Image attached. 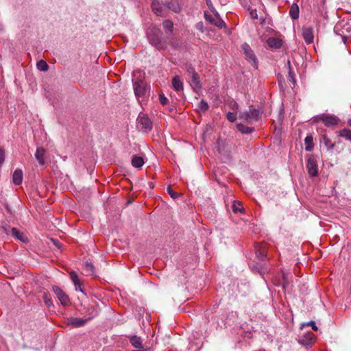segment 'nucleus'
Returning <instances> with one entry per match:
<instances>
[{"label": "nucleus", "instance_id": "1", "mask_svg": "<svg viewBox=\"0 0 351 351\" xmlns=\"http://www.w3.org/2000/svg\"><path fill=\"white\" fill-rule=\"evenodd\" d=\"M161 35V31L158 28L154 27L149 29L147 32V36L150 43L158 49L164 47V45L162 43Z\"/></svg>", "mask_w": 351, "mask_h": 351}, {"label": "nucleus", "instance_id": "2", "mask_svg": "<svg viewBox=\"0 0 351 351\" xmlns=\"http://www.w3.org/2000/svg\"><path fill=\"white\" fill-rule=\"evenodd\" d=\"M261 112L255 108H250L248 111L241 112L239 117L240 119L249 124H252L259 119Z\"/></svg>", "mask_w": 351, "mask_h": 351}, {"label": "nucleus", "instance_id": "3", "mask_svg": "<svg viewBox=\"0 0 351 351\" xmlns=\"http://www.w3.org/2000/svg\"><path fill=\"white\" fill-rule=\"evenodd\" d=\"M322 121L325 126L326 127H332L334 125H337L339 122V119L331 114H321L315 117L314 122Z\"/></svg>", "mask_w": 351, "mask_h": 351}, {"label": "nucleus", "instance_id": "4", "mask_svg": "<svg viewBox=\"0 0 351 351\" xmlns=\"http://www.w3.org/2000/svg\"><path fill=\"white\" fill-rule=\"evenodd\" d=\"M214 13V16L208 14L206 12H204L205 19L209 22L210 23L214 25L219 29L223 27H226V25L225 22L221 19L219 13L215 11L213 12Z\"/></svg>", "mask_w": 351, "mask_h": 351}, {"label": "nucleus", "instance_id": "5", "mask_svg": "<svg viewBox=\"0 0 351 351\" xmlns=\"http://www.w3.org/2000/svg\"><path fill=\"white\" fill-rule=\"evenodd\" d=\"M242 50L245 56L246 60L256 69L258 68V60L249 45L244 43L241 46Z\"/></svg>", "mask_w": 351, "mask_h": 351}, {"label": "nucleus", "instance_id": "6", "mask_svg": "<svg viewBox=\"0 0 351 351\" xmlns=\"http://www.w3.org/2000/svg\"><path fill=\"white\" fill-rule=\"evenodd\" d=\"M133 88L135 95L138 99L144 96L147 92V86L145 82L139 78H136L134 80Z\"/></svg>", "mask_w": 351, "mask_h": 351}, {"label": "nucleus", "instance_id": "7", "mask_svg": "<svg viewBox=\"0 0 351 351\" xmlns=\"http://www.w3.org/2000/svg\"><path fill=\"white\" fill-rule=\"evenodd\" d=\"M137 127L145 132L149 131L152 128L151 120L145 114H139L137 118Z\"/></svg>", "mask_w": 351, "mask_h": 351}, {"label": "nucleus", "instance_id": "8", "mask_svg": "<svg viewBox=\"0 0 351 351\" xmlns=\"http://www.w3.org/2000/svg\"><path fill=\"white\" fill-rule=\"evenodd\" d=\"M53 291L62 305L69 304L70 300L68 295L60 287L53 286Z\"/></svg>", "mask_w": 351, "mask_h": 351}, {"label": "nucleus", "instance_id": "9", "mask_svg": "<svg viewBox=\"0 0 351 351\" xmlns=\"http://www.w3.org/2000/svg\"><path fill=\"white\" fill-rule=\"evenodd\" d=\"M152 8L154 12L160 16H165L167 14V8L163 5H160L159 1L154 0L152 3Z\"/></svg>", "mask_w": 351, "mask_h": 351}, {"label": "nucleus", "instance_id": "10", "mask_svg": "<svg viewBox=\"0 0 351 351\" xmlns=\"http://www.w3.org/2000/svg\"><path fill=\"white\" fill-rule=\"evenodd\" d=\"M315 341V335L311 332H306L299 340L300 343L305 346H311Z\"/></svg>", "mask_w": 351, "mask_h": 351}, {"label": "nucleus", "instance_id": "11", "mask_svg": "<svg viewBox=\"0 0 351 351\" xmlns=\"http://www.w3.org/2000/svg\"><path fill=\"white\" fill-rule=\"evenodd\" d=\"M306 168L308 173L311 176H316L318 174V166L315 160L313 157H310L308 159Z\"/></svg>", "mask_w": 351, "mask_h": 351}, {"label": "nucleus", "instance_id": "12", "mask_svg": "<svg viewBox=\"0 0 351 351\" xmlns=\"http://www.w3.org/2000/svg\"><path fill=\"white\" fill-rule=\"evenodd\" d=\"M162 3L165 8L175 12H178L180 10L178 0H162Z\"/></svg>", "mask_w": 351, "mask_h": 351}, {"label": "nucleus", "instance_id": "13", "mask_svg": "<svg viewBox=\"0 0 351 351\" xmlns=\"http://www.w3.org/2000/svg\"><path fill=\"white\" fill-rule=\"evenodd\" d=\"M302 36L304 40L307 44H311L313 42L314 35L313 29L312 27H304L302 29Z\"/></svg>", "mask_w": 351, "mask_h": 351}, {"label": "nucleus", "instance_id": "14", "mask_svg": "<svg viewBox=\"0 0 351 351\" xmlns=\"http://www.w3.org/2000/svg\"><path fill=\"white\" fill-rule=\"evenodd\" d=\"M90 319V317L85 319L77 317H71L68 319V324L75 328L80 327L84 325Z\"/></svg>", "mask_w": 351, "mask_h": 351}, {"label": "nucleus", "instance_id": "15", "mask_svg": "<svg viewBox=\"0 0 351 351\" xmlns=\"http://www.w3.org/2000/svg\"><path fill=\"white\" fill-rule=\"evenodd\" d=\"M268 46L271 49H279L282 44V40L279 38L270 37L267 40Z\"/></svg>", "mask_w": 351, "mask_h": 351}, {"label": "nucleus", "instance_id": "16", "mask_svg": "<svg viewBox=\"0 0 351 351\" xmlns=\"http://www.w3.org/2000/svg\"><path fill=\"white\" fill-rule=\"evenodd\" d=\"M70 278L75 285V290L83 293L84 291L82 289V283L77 274L75 271L70 272Z\"/></svg>", "mask_w": 351, "mask_h": 351}, {"label": "nucleus", "instance_id": "17", "mask_svg": "<svg viewBox=\"0 0 351 351\" xmlns=\"http://www.w3.org/2000/svg\"><path fill=\"white\" fill-rule=\"evenodd\" d=\"M45 149L43 147H38L35 154V157L38 160V163L40 165H44L45 164Z\"/></svg>", "mask_w": 351, "mask_h": 351}, {"label": "nucleus", "instance_id": "18", "mask_svg": "<svg viewBox=\"0 0 351 351\" xmlns=\"http://www.w3.org/2000/svg\"><path fill=\"white\" fill-rule=\"evenodd\" d=\"M190 79L193 88L195 90H199L202 86L199 75L196 73L194 75L191 76Z\"/></svg>", "mask_w": 351, "mask_h": 351}, {"label": "nucleus", "instance_id": "19", "mask_svg": "<svg viewBox=\"0 0 351 351\" xmlns=\"http://www.w3.org/2000/svg\"><path fill=\"white\" fill-rule=\"evenodd\" d=\"M172 86L177 92L183 90V83L179 76H175L172 80Z\"/></svg>", "mask_w": 351, "mask_h": 351}, {"label": "nucleus", "instance_id": "20", "mask_svg": "<svg viewBox=\"0 0 351 351\" xmlns=\"http://www.w3.org/2000/svg\"><path fill=\"white\" fill-rule=\"evenodd\" d=\"M256 254L260 258H263L266 256V245L257 244L256 245Z\"/></svg>", "mask_w": 351, "mask_h": 351}, {"label": "nucleus", "instance_id": "21", "mask_svg": "<svg viewBox=\"0 0 351 351\" xmlns=\"http://www.w3.org/2000/svg\"><path fill=\"white\" fill-rule=\"evenodd\" d=\"M23 171L21 169H16L13 173V182L16 184L19 185L23 182Z\"/></svg>", "mask_w": 351, "mask_h": 351}, {"label": "nucleus", "instance_id": "22", "mask_svg": "<svg viewBox=\"0 0 351 351\" xmlns=\"http://www.w3.org/2000/svg\"><path fill=\"white\" fill-rule=\"evenodd\" d=\"M131 344L136 348H143L141 338L136 335L130 337Z\"/></svg>", "mask_w": 351, "mask_h": 351}, {"label": "nucleus", "instance_id": "23", "mask_svg": "<svg viewBox=\"0 0 351 351\" xmlns=\"http://www.w3.org/2000/svg\"><path fill=\"white\" fill-rule=\"evenodd\" d=\"M321 143L324 145L327 150H331L335 147V143L329 139L326 134L322 136Z\"/></svg>", "mask_w": 351, "mask_h": 351}, {"label": "nucleus", "instance_id": "24", "mask_svg": "<svg viewBox=\"0 0 351 351\" xmlns=\"http://www.w3.org/2000/svg\"><path fill=\"white\" fill-rule=\"evenodd\" d=\"M237 128L238 130L241 132L242 134H248L254 131V128L245 125L244 124L242 123L237 124Z\"/></svg>", "mask_w": 351, "mask_h": 351}, {"label": "nucleus", "instance_id": "25", "mask_svg": "<svg viewBox=\"0 0 351 351\" xmlns=\"http://www.w3.org/2000/svg\"><path fill=\"white\" fill-rule=\"evenodd\" d=\"M299 7L296 3L292 4L289 10V15L293 19L299 18Z\"/></svg>", "mask_w": 351, "mask_h": 351}, {"label": "nucleus", "instance_id": "26", "mask_svg": "<svg viewBox=\"0 0 351 351\" xmlns=\"http://www.w3.org/2000/svg\"><path fill=\"white\" fill-rule=\"evenodd\" d=\"M144 163V159L141 156H135L132 159V165L135 168H141Z\"/></svg>", "mask_w": 351, "mask_h": 351}, {"label": "nucleus", "instance_id": "27", "mask_svg": "<svg viewBox=\"0 0 351 351\" xmlns=\"http://www.w3.org/2000/svg\"><path fill=\"white\" fill-rule=\"evenodd\" d=\"M305 149L307 152H311L313 149V139L311 135H308L304 139Z\"/></svg>", "mask_w": 351, "mask_h": 351}, {"label": "nucleus", "instance_id": "28", "mask_svg": "<svg viewBox=\"0 0 351 351\" xmlns=\"http://www.w3.org/2000/svg\"><path fill=\"white\" fill-rule=\"evenodd\" d=\"M339 135L341 137L351 141V130L349 129H343L339 131Z\"/></svg>", "mask_w": 351, "mask_h": 351}, {"label": "nucleus", "instance_id": "29", "mask_svg": "<svg viewBox=\"0 0 351 351\" xmlns=\"http://www.w3.org/2000/svg\"><path fill=\"white\" fill-rule=\"evenodd\" d=\"M163 28L165 29L166 32L171 33L173 27V23L170 20H166L162 23Z\"/></svg>", "mask_w": 351, "mask_h": 351}, {"label": "nucleus", "instance_id": "30", "mask_svg": "<svg viewBox=\"0 0 351 351\" xmlns=\"http://www.w3.org/2000/svg\"><path fill=\"white\" fill-rule=\"evenodd\" d=\"M37 69L41 71H47L49 69L48 64L45 61L41 60H39L36 64Z\"/></svg>", "mask_w": 351, "mask_h": 351}, {"label": "nucleus", "instance_id": "31", "mask_svg": "<svg viewBox=\"0 0 351 351\" xmlns=\"http://www.w3.org/2000/svg\"><path fill=\"white\" fill-rule=\"evenodd\" d=\"M11 233L13 236H14L15 237H16L20 241H22L23 242L25 241V240L24 239V237H23V234L20 232L17 228H12L11 229Z\"/></svg>", "mask_w": 351, "mask_h": 351}, {"label": "nucleus", "instance_id": "32", "mask_svg": "<svg viewBox=\"0 0 351 351\" xmlns=\"http://www.w3.org/2000/svg\"><path fill=\"white\" fill-rule=\"evenodd\" d=\"M232 210L234 213H237V212L243 213L244 208L241 202H234L232 205Z\"/></svg>", "mask_w": 351, "mask_h": 351}, {"label": "nucleus", "instance_id": "33", "mask_svg": "<svg viewBox=\"0 0 351 351\" xmlns=\"http://www.w3.org/2000/svg\"><path fill=\"white\" fill-rule=\"evenodd\" d=\"M208 109V104L204 100H202L198 104V110L200 112H204Z\"/></svg>", "mask_w": 351, "mask_h": 351}, {"label": "nucleus", "instance_id": "34", "mask_svg": "<svg viewBox=\"0 0 351 351\" xmlns=\"http://www.w3.org/2000/svg\"><path fill=\"white\" fill-rule=\"evenodd\" d=\"M84 267L89 274L94 273V266L92 263L86 261L84 264Z\"/></svg>", "mask_w": 351, "mask_h": 351}, {"label": "nucleus", "instance_id": "35", "mask_svg": "<svg viewBox=\"0 0 351 351\" xmlns=\"http://www.w3.org/2000/svg\"><path fill=\"white\" fill-rule=\"evenodd\" d=\"M186 72L188 73V75L189 77L197 73L195 71L194 67L191 64L186 65Z\"/></svg>", "mask_w": 351, "mask_h": 351}, {"label": "nucleus", "instance_id": "36", "mask_svg": "<svg viewBox=\"0 0 351 351\" xmlns=\"http://www.w3.org/2000/svg\"><path fill=\"white\" fill-rule=\"evenodd\" d=\"M227 119L230 122H234L237 119V114L234 112H228L226 114Z\"/></svg>", "mask_w": 351, "mask_h": 351}, {"label": "nucleus", "instance_id": "37", "mask_svg": "<svg viewBox=\"0 0 351 351\" xmlns=\"http://www.w3.org/2000/svg\"><path fill=\"white\" fill-rule=\"evenodd\" d=\"M248 10L250 11V15L252 17V19H258V14H257L256 9L249 8Z\"/></svg>", "mask_w": 351, "mask_h": 351}, {"label": "nucleus", "instance_id": "38", "mask_svg": "<svg viewBox=\"0 0 351 351\" xmlns=\"http://www.w3.org/2000/svg\"><path fill=\"white\" fill-rule=\"evenodd\" d=\"M167 192H168V193L170 195V196H171L172 198H173V199L177 198V197H178V193H176V192H174V191H173V189H172L170 186H168V188H167Z\"/></svg>", "mask_w": 351, "mask_h": 351}, {"label": "nucleus", "instance_id": "39", "mask_svg": "<svg viewBox=\"0 0 351 351\" xmlns=\"http://www.w3.org/2000/svg\"><path fill=\"white\" fill-rule=\"evenodd\" d=\"M159 100L161 104L163 106L166 105L168 103V99L164 95H159Z\"/></svg>", "mask_w": 351, "mask_h": 351}, {"label": "nucleus", "instance_id": "40", "mask_svg": "<svg viewBox=\"0 0 351 351\" xmlns=\"http://www.w3.org/2000/svg\"><path fill=\"white\" fill-rule=\"evenodd\" d=\"M308 326H311L312 329L315 331H317L318 328L317 327L314 321H311L306 324Z\"/></svg>", "mask_w": 351, "mask_h": 351}, {"label": "nucleus", "instance_id": "41", "mask_svg": "<svg viewBox=\"0 0 351 351\" xmlns=\"http://www.w3.org/2000/svg\"><path fill=\"white\" fill-rule=\"evenodd\" d=\"M44 299H45V304H46L48 307H50L51 306H52V305H53L52 300H51V299L48 298L47 297V295H45V296Z\"/></svg>", "mask_w": 351, "mask_h": 351}, {"label": "nucleus", "instance_id": "42", "mask_svg": "<svg viewBox=\"0 0 351 351\" xmlns=\"http://www.w3.org/2000/svg\"><path fill=\"white\" fill-rule=\"evenodd\" d=\"M206 4H207L208 7L209 8V9H210L212 12H215V11H217V10L214 8V7H213V3H212V2H211V0H206Z\"/></svg>", "mask_w": 351, "mask_h": 351}, {"label": "nucleus", "instance_id": "43", "mask_svg": "<svg viewBox=\"0 0 351 351\" xmlns=\"http://www.w3.org/2000/svg\"><path fill=\"white\" fill-rule=\"evenodd\" d=\"M5 158L4 151L2 149H0V165L3 163Z\"/></svg>", "mask_w": 351, "mask_h": 351}, {"label": "nucleus", "instance_id": "44", "mask_svg": "<svg viewBox=\"0 0 351 351\" xmlns=\"http://www.w3.org/2000/svg\"><path fill=\"white\" fill-rule=\"evenodd\" d=\"M283 280H284V282H283L282 287H283V289H285L287 287V276L285 274H283Z\"/></svg>", "mask_w": 351, "mask_h": 351}, {"label": "nucleus", "instance_id": "45", "mask_svg": "<svg viewBox=\"0 0 351 351\" xmlns=\"http://www.w3.org/2000/svg\"><path fill=\"white\" fill-rule=\"evenodd\" d=\"M202 26H203V25H202V23H199V24L197 25V28H198L199 29H200L201 31H202Z\"/></svg>", "mask_w": 351, "mask_h": 351}, {"label": "nucleus", "instance_id": "46", "mask_svg": "<svg viewBox=\"0 0 351 351\" xmlns=\"http://www.w3.org/2000/svg\"><path fill=\"white\" fill-rule=\"evenodd\" d=\"M238 108V105L236 102H234L232 105V108Z\"/></svg>", "mask_w": 351, "mask_h": 351}, {"label": "nucleus", "instance_id": "47", "mask_svg": "<svg viewBox=\"0 0 351 351\" xmlns=\"http://www.w3.org/2000/svg\"><path fill=\"white\" fill-rule=\"evenodd\" d=\"M348 124L349 125L350 127H351V119L348 120Z\"/></svg>", "mask_w": 351, "mask_h": 351}, {"label": "nucleus", "instance_id": "48", "mask_svg": "<svg viewBox=\"0 0 351 351\" xmlns=\"http://www.w3.org/2000/svg\"><path fill=\"white\" fill-rule=\"evenodd\" d=\"M290 80H293V76L291 75V73H289Z\"/></svg>", "mask_w": 351, "mask_h": 351}]
</instances>
